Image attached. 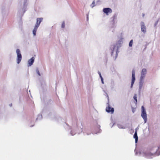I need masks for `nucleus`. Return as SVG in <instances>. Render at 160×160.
Instances as JSON below:
<instances>
[{
  "label": "nucleus",
  "mask_w": 160,
  "mask_h": 160,
  "mask_svg": "<svg viewBox=\"0 0 160 160\" xmlns=\"http://www.w3.org/2000/svg\"><path fill=\"white\" fill-rule=\"evenodd\" d=\"M142 113L141 116L144 119V122H146L147 121V115L145 109L143 106H142Z\"/></svg>",
  "instance_id": "f257e3e1"
},
{
  "label": "nucleus",
  "mask_w": 160,
  "mask_h": 160,
  "mask_svg": "<svg viewBox=\"0 0 160 160\" xmlns=\"http://www.w3.org/2000/svg\"><path fill=\"white\" fill-rule=\"evenodd\" d=\"M16 52L17 54V63L19 64L20 63L22 59V56L21 54L20 51L19 49H17L16 50Z\"/></svg>",
  "instance_id": "f03ea898"
},
{
  "label": "nucleus",
  "mask_w": 160,
  "mask_h": 160,
  "mask_svg": "<svg viewBox=\"0 0 160 160\" xmlns=\"http://www.w3.org/2000/svg\"><path fill=\"white\" fill-rule=\"evenodd\" d=\"M158 149V148L156 149V150L153 153H152L151 152H144L143 153L144 154V156L145 157L148 158H152L151 156H153L154 155V154L157 151V150Z\"/></svg>",
  "instance_id": "7ed1b4c3"
},
{
  "label": "nucleus",
  "mask_w": 160,
  "mask_h": 160,
  "mask_svg": "<svg viewBox=\"0 0 160 160\" xmlns=\"http://www.w3.org/2000/svg\"><path fill=\"white\" fill-rule=\"evenodd\" d=\"M147 73V70L145 68H143L142 71L141 76L140 77V81H142L145 77Z\"/></svg>",
  "instance_id": "20e7f679"
},
{
  "label": "nucleus",
  "mask_w": 160,
  "mask_h": 160,
  "mask_svg": "<svg viewBox=\"0 0 160 160\" xmlns=\"http://www.w3.org/2000/svg\"><path fill=\"white\" fill-rule=\"evenodd\" d=\"M135 71L134 70H133L132 71V79L131 87L132 88L133 85L135 82Z\"/></svg>",
  "instance_id": "39448f33"
},
{
  "label": "nucleus",
  "mask_w": 160,
  "mask_h": 160,
  "mask_svg": "<svg viewBox=\"0 0 160 160\" xmlns=\"http://www.w3.org/2000/svg\"><path fill=\"white\" fill-rule=\"evenodd\" d=\"M106 110L107 112L111 113V114L113 113L114 111V108L110 107L109 105L106 107Z\"/></svg>",
  "instance_id": "423d86ee"
},
{
  "label": "nucleus",
  "mask_w": 160,
  "mask_h": 160,
  "mask_svg": "<svg viewBox=\"0 0 160 160\" xmlns=\"http://www.w3.org/2000/svg\"><path fill=\"white\" fill-rule=\"evenodd\" d=\"M103 12L108 15L109 13H111L112 12V10L109 8H105L103 9Z\"/></svg>",
  "instance_id": "0eeeda50"
},
{
  "label": "nucleus",
  "mask_w": 160,
  "mask_h": 160,
  "mask_svg": "<svg viewBox=\"0 0 160 160\" xmlns=\"http://www.w3.org/2000/svg\"><path fill=\"white\" fill-rule=\"evenodd\" d=\"M42 20L43 18H38L37 19V22L35 24V26L38 28L40 25L41 22L42 21Z\"/></svg>",
  "instance_id": "6e6552de"
},
{
  "label": "nucleus",
  "mask_w": 160,
  "mask_h": 160,
  "mask_svg": "<svg viewBox=\"0 0 160 160\" xmlns=\"http://www.w3.org/2000/svg\"><path fill=\"white\" fill-rule=\"evenodd\" d=\"M141 24V30L142 32L145 33L146 32V30L144 23L143 22H142Z\"/></svg>",
  "instance_id": "1a4fd4ad"
},
{
  "label": "nucleus",
  "mask_w": 160,
  "mask_h": 160,
  "mask_svg": "<svg viewBox=\"0 0 160 160\" xmlns=\"http://www.w3.org/2000/svg\"><path fill=\"white\" fill-rule=\"evenodd\" d=\"M34 62V58H32L30 59L28 61V66H31Z\"/></svg>",
  "instance_id": "9d476101"
},
{
  "label": "nucleus",
  "mask_w": 160,
  "mask_h": 160,
  "mask_svg": "<svg viewBox=\"0 0 160 160\" xmlns=\"http://www.w3.org/2000/svg\"><path fill=\"white\" fill-rule=\"evenodd\" d=\"M134 138L135 139V142L137 143L138 140V137L137 136V131H136L134 135Z\"/></svg>",
  "instance_id": "9b49d317"
},
{
  "label": "nucleus",
  "mask_w": 160,
  "mask_h": 160,
  "mask_svg": "<svg viewBox=\"0 0 160 160\" xmlns=\"http://www.w3.org/2000/svg\"><path fill=\"white\" fill-rule=\"evenodd\" d=\"M38 28V27L35 26L34 27V28L33 30V34L34 36H35L36 35V31Z\"/></svg>",
  "instance_id": "f8f14e48"
},
{
  "label": "nucleus",
  "mask_w": 160,
  "mask_h": 160,
  "mask_svg": "<svg viewBox=\"0 0 160 160\" xmlns=\"http://www.w3.org/2000/svg\"><path fill=\"white\" fill-rule=\"evenodd\" d=\"M137 94H135L133 96V98L136 101V102H137Z\"/></svg>",
  "instance_id": "ddd939ff"
},
{
  "label": "nucleus",
  "mask_w": 160,
  "mask_h": 160,
  "mask_svg": "<svg viewBox=\"0 0 160 160\" xmlns=\"http://www.w3.org/2000/svg\"><path fill=\"white\" fill-rule=\"evenodd\" d=\"M132 43H133V40H131L129 43V47H132Z\"/></svg>",
  "instance_id": "4468645a"
},
{
  "label": "nucleus",
  "mask_w": 160,
  "mask_h": 160,
  "mask_svg": "<svg viewBox=\"0 0 160 160\" xmlns=\"http://www.w3.org/2000/svg\"><path fill=\"white\" fill-rule=\"evenodd\" d=\"M62 28H64L65 27V22H63L62 24Z\"/></svg>",
  "instance_id": "2eb2a0df"
},
{
  "label": "nucleus",
  "mask_w": 160,
  "mask_h": 160,
  "mask_svg": "<svg viewBox=\"0 0 160 160\" xmlns=\"http://www.w3.org/2000/svg\"><path fill=\"white\" fill-rule=\"evenodd\" d=\"M100 78H101V80L102 81V83H104V82H103V78L102 77V76H101L100 77Z\"/></svg>",
  "instance_id": "dca6fc26"
},
{
  "label": "nucleus",
  "mask_w": 160,
  "mask_h": 160,
  "mask_svg": "<svg viewBox=\"0 0 160 160\" xmlns=\"http://www.w3.org/2000/svg\"><path fill=\"white\" fill-rule=\"evenodd\" d=\"M98 74H99V76H100V77L101 76H101V73H100V72H98Z\"/></svg>",
  "instance_id": "f3484780"
},
{
  "label": "nucleus",
  "mask_w": 160,
  "mask_h": 160,
  "mask_svg": "<svg viewBox=\"0 0 160 160\" xmlns=\"http://www.w3.org/2000/svg\"><path fill=\"white\" fill-rule=\"evenodd\" d=\"M115 46H113V50H112V51H113V50L114 49V48H115Z\"/></svg>",
  "instance_id": "a211bd4d"
},
{
  "label": "nucleus",
  "mask_w": 160,
  "mask_h": 160,
  "mask_svg": "<svg viewBox=\"0 0 160 160\" xmlns=\"http://www.w3.org/2000/svg\"><path fill=\"white\" fill-rule=\"evenodd\" d=\"M92 4H95V2H94V1H93V2H92Z\"/></svg>",
  "instance_id": "6ab92c4d"
},
{
  "label": "nucleus",
  "mask_w": 160,
  "mask_h": 160,
  "mask_svg": "<svg viewBox=\"0 0 160 160\" xmlns=\"http://www.w3.org/2000/svg\"><path fill=\"white\" fill-rule=\"evenodd\" d=\"M38 75H39V76H40V73H39V72H38Z\"/></svg>",
  "instance_id": "aec40b11"
}]
</instances>
